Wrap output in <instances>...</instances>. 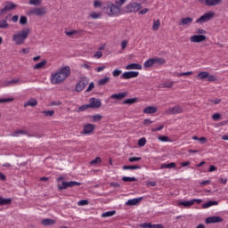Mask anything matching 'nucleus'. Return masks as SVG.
<instances>
[{
    "label": "nucleus",
    "mask_w": 228,
    "mask_h": 228,
    "mask_svg": "<svg viewBox=\"0 0 228 228\" xmlns=\"http://www.w3.org/2000/svg\"><path fill=\"white\" fill-rule=\"evenodd\" d=\"M69 76H70V67L64 66L55 73H52L51 84L60 85V83H63V81H65Z\"/></svg>",
    "instance_id": "1"
},
{
    "label": "nucleus",
    "mask_w": 228,
    "mask_h": 228,
    "mask_svg": "<svg viewBox=\"0 0 228 228\" xmlns=\"http://www.w3.org/2000/svg\"><path fill=\"white\" fill-rule=\"evenodd\" d=\"M29 33H31V29L24 28L21 31L14 34L12 37V41L16 44V45H22L26 42L28 37H29Z\"/></svg>",
    "instance_id": "2"
},
{
    "label": "nucleus",
    "mask_w": 228,
    "mask_h": 228,
    "mask_svg": "<svg viewBox=\"0 0 228 228\" xmlns=\"http://www.w3.org/2000/svg\"><path fill=\"white\" fill-rule=\"evenodd\" d=\"M212 19H215V12H208L196 20V24H204L206 22H209Z\"/></svg>",
    "instance_id": "3"
},
{
    "label": "nucleus",
    "mask_w": 228,
    "mask_h": 228,
    "mask_svg": "<svg viewBox=\"0 0 228 228\" xmlns=\"http://www.w3.org/2000/svg\"><path fill=\"white\" fill-rule=\"evenodd\" d=\"M142 9V4L131 3L125 8L126 13H134Z\"/></svg>",
    "instance_id": "4"
},
{
    "label": "nucleus",
    "mask_w": 228,
    "mask_h": 228,
    "mask_svg": "<svg viewBox=\"0 0 228 228\" xmlns=\"http://www.w3.org/2000/svg\"><path fill=\"white\" fill-rule=\"evenodd\" d=\"M15 8H17V4L12 2H5L4 7L0 10V17L6 15L8 12H12V10H15Z\"/></svg>",
    "instance_id": "5"
},
{
    "label": "nucleus",
    "mask_w": 228,
    "mask_h": 228,
    "mask_svg": "<svg viewBox=\"0 0 228 228\" xmlns=\"http://www.w3.org/2000/svg\"><path fill=\"white\" fill-rule=\"evenodd\" d=\"M74 186H81V183L70 181V182H62L61 184H58V190H67V188H74Z\"/></svg>",
    "instance_id": "6"
},
{
    "label": "nucleus",
    "mask_w": 228,
    "mask_h": 228,
    "mask_svg": "<svg viewBox=\"0 0 228 228\" xmlns=\"http://www.w3.org/2000/svg\"><path fill=\"white\" fill-rule=\"evenodd\" d=\"M88 77H82L78 83L76 85V92H83L86 86L88 85Z\"/></svg>",
    "instance_id": "7"
},
{
    "label": "nucleus",
    "mask_w": 228,
    "mask_h": 228,
    "mask_svg": "<svg viewBox=\"0 0 228 228\" xmlns=\"http://www.w3.org/2000/svg\"><path fill=\"white\" fill-rule=\"evenodd\" d=\"M89 106H90V108H93L94 110H98V108H101V106H102V102H101V99L90 98L89 99Z\"/></svg>",
    "instance_id": "8"
},
{
    "label": "nucleus",
    "mask_w": 228,
    "mask_h": 228,
    "mask_svg": "<svg viewBox=\"0 0 228 228\" xmlns=\"http://www.w3.org/2000/svg\"><path fill=\"white\" fill-rule=\"evenodd\" d=\"M120 6L118 4H111L110 5L108 6L107 11H109V15H117V13H120Z\"/></svg>",
    "instance_id": "9"
},
{
    "label": "nucleus",
    "mask_w": 228,
    "mask_h": 228,
    "mask_svg": "<svg viewBox=\"0 0 228 228\" xmlns=\"http://www.w3.org/2000/svg\"><path fill=\"white\" fill-rule=\"evenodd\" d=\"M140 72L138 71H126L120 77L121 79H133V77H138Z\"/></svg>",
    "instance_id": "10"
},
{
    "label": "nucleus",
    "mask_w": 228,
    "mask_h": 228,
    "mask_svg": "<svg viewBox=\"0 0 228 228\" xmlns=\"http://www.w3.org/2000/svg\"><path fill=\"white\" fill-rule=\"evenodd\" d=\"M191 42L194 44H200V42H206L208 37L204 35H194L190 37Z\"/></svg>",
    "instance_id": "11"
},
{
    "label": "nucleus",
    "mask_w": 228,
    "mask_h": 228,
    "mask_svg": "<svg viewBox=\"0 0 228 228\" xmlns=\"http://www.w3.org/2000/svg\"><path fill=\"white\" fill-rule=\"evenodd\" d=\"M183 111V108L181 106H175V107H171L169 108L166 113H167V115H179V113H181Z\"/></svg>",
    "instance_id": "12"
},
{
    "label": "nucleus",
    "mask_w": 228,
    "mask_h": 228,
    "mask_svg": "<svg viewBox=\"0 0 228 228\" xmlns=\"http://www.w3.org/2000/svg\"><path fill=\"white\" fill-rule=\"evenodd\" d=\"M94 131H95V125L88 123L84 126V134H92Z\"/></svg>",
    "instance_id": "13"
},
{
    "label": "nucleus",
    "mask_w": 228,
    "mask_h": 228,
    "mask_svg": "<svg viewBox=\"0 0 228 228\" xmlns=\"http://www.w3.org/2000/svg\"><path fill=\"white\" fill-rule=\"evenodd\" d=\"M220 222H224V218L220 216H210L206 219V224H218Z\"/></svg>",
    "instance_id": "14"
},
{
    "label": "nucleus",
    "mask_w": 228,
    "mask_h": 228,
    "mask_svg": "<svg viewBox=\"0 0 228 228\" xmlns=\"http://www.w3.org/2000/svg\"><path fill=\"white\" fill-rule=\"evenodd\" d=\"M30 13H33L34 15H37L38 17L42 15H45L47 13V11H45V8L41 7V8H35L30 11Z\"/></svg>",
    "instance_id": "15"
},
{
    "label": "nucleus",
    "mask_w": 228,
    "mask_h": 228,
    "mask_svg": "<svg viewBox=\"0 0 228 228\" xmlns=\"http://www.w3.org/2000/svg\"><path fill=\"white\" fill-rule=\"evenodd\" d=\"M124 97H127V92H123L119 94H114L110 95V99H116L117 101H122Z\"/></svg>",
    "instance_id": "16"
},
{
    "label": "nucleus",
    "mask_w": 228,
    "mask_h": 228,
    "mask_svg": "<svg viewBox=\"0 0 228 228\" xmlns=\"http://www.w3.org/2000/svg\"><path fill=\"white\" fill-rule=\"evenodd\" d=\"M126 70H142V65L139 63H131L126 67Z\"/></svg>",
    "instance_id": "17"
},
{
    "label": "nucleus",
    "mask_w": 228,
    "mask_h": 228,
    "mask_svg": "<svg viewBox=\"0 0 228 228\" xmlns=\"http://www.w3.org/2000/svg\"><path fill=\"white\" fill-rule=\"evenodd\" d=\"M140 227L142 228H165L163 224H152L151 223H144L140 224Z\"/></svg>",
    "instance_id": "18"
},
{
    "label": "nucleus",
    "mask_w": 228,
    "mask_h": 228,
    "mask_svg": "<svg viewBox=\"0 0 228 228\" xmlns=\"http://www.w3.org/2000/svg\"><path fill=\"white\" fill-rule=\"evenodd\" d=\"M191 22H193V18H191V17L183 18L179 22V26H189V24H191Z\"/></svg>",
    "instance_id": "19"
},
{
    "label": "nucleus",
    "mask_w": 228,
    "mask_h": 228,
    "mask_svg": "<svg viewBox=\"0 0 228 228\" xmlns=\"http://www.w3.org/2000/svg\"><path fill=\"white\" fill-rule=\"evenodd\" d=\"M222 3H224V0H206L207 6H219Z\"/></svg>",
    "instance_id": "20"
},
{
    "label": "nucleus",
    "mask_w": 228,
    "mask_h": 228,
    "mask_svg": "<svg viewBox=\"0 0 228 228\" xmlns=\"http://www.w3.org/2000/svg\"><path fill=\"white\" fill-rule=\"evenodd\" d=\"M142 197L141 198H135L133 200H128L126 202V206H137V204H140V202H142Z\"/></svg>",
    "instance_id": "21"
},
{
    "label": "nucleus",
    "mask_w": 228,
    "mask_h": 228,
    "mask_svg": "<svg viewBox=\"0 0 228 228\" xmlns=\"http://www.w3.org/2000/svg\"><path fill=\"white\" fill-rule=\"evenodd\" d=\"M38 104V101L35 98H30L29 100L27 101L24 104V108H28V106H31L32 108H35Z\"/></svg>",
    "instance_id": "22"
},
{
    "label": "nucleus",
    "mask_w": 228,
    "mask_h": 228,
    "mask_svg": "<svg viewBox=\"0 0 228 228\" xmlns=\"http://www.w3.org/2000/svg\"><path fill=\"white\" fill-rule=\"evenodd\" d=\"M156 111H158V108L153 106H148L142 110V112L146 113L147 115H151L152 113H156Z\"/></svg>",
    "instance_id": "23"
},
{
    "label": "nucleus",
    "mask_w": 228,
    "mask_h": 228,
    "mask_svg": "<svg viewBox=\"0 0 228 228\" xmlns=\"http://www.w3.org/2000/svg\"><path fill=\"white\" fill-rule=\"evenodd\" d=\"M10 204H12V199L11 198L0 197V206H10Z\"/></svg>",
    "instance_id": "24"
},
{
    "label": "nucleus",
    "mask_w": 228,
    "mask_h": 228,
    "mask_svg": "<svg viewBox=\"0 0 228 228\" xmlns=\"http://www.w3.org/2000/svg\"><path fill=\"white\" fill-rule=\"evenodd\" d=\"M45 65H47V61L43 60L41 62L34 65L33 69H34V70H40V69H44V67H45Z\"/></svg>",
    "instance_id": "25"
},
{
    "label": "nucleus",
    "mask_w": 228,
    "mask_h": 228,
    "mask_svg": "<svg viewBox=\"0 0 228 228\" xmlns=\"http://www.w3.org/2000/svg\"><path fill=\"white\" fill-rule=\"evenodd\" d=\"M41 224H42L43 225H45V226H47V225H54V224H56V220H54V219H49V218H47V219H43V220L41 221Z\"/></svg>",
    "instance_id": "26"
},
{
    "label": "nucleus",
    "mask_w": 228,
    "mask_h": 228,
    "mask_svg": "<svg viewBox=\"0 0 228 228\" xmlns=\"http://www.w3.org/2000/svg\"><path fill=\"white\" fill-rule=\"evenodd\" d=\"M211 206H218V201H208L202 205V208L208 209V208H211Z\"/></svg>",
    "instance_id": "27"
},
{
    "label": "nucleus",
    "mask_w": 228,
    "mask_h": 228,
    "mask_svg": "<svg viewBox=\"0 0 228 228\" xmlns=\"http://www.w3.org/2000/svg\"><path fill=\"white\" fill-rule=\"evenodd\" d=\"M142 167L139 165H134V166H123V170H140Z\"/></svg>",
    "instance_id": "28"
},
{
    "label": "nucleus",
    "mask_w": 228,
    "mask_h": 228,
    "mask_svg": "<svg viewBox=\"0 0 228 228\" xmlns=\"http://www.w3.org/2000/svg\"><path fill=\"white\" fill-rule=\"evenodd\" d=\"M137 102H138V98H129L125 100L123 102V104H128V105L136 104Z\"/></svg>",
    "instance_id": "29"
},
{
    "label": "nucleus",
    "mask_w": 228,
    "mask_h": 228,
    "mask_svg": "<svg viewBox=\"0 0 228 228\" xmlns=\"http://www.w3.org/2000/svg\"><path fill=\"white\" fill-rule=\"evenodd\" d=\"M110 77H104V78H102L98 81V85L100 86H105V85L109 84L110 83Z\"/></svg>",
    "instance_id": "30"
},
{
    "label": "nucleus",
    "mask_w": 228,
    "mask_h": 228,
    "mask_svg": "<svg viewBox=\"0 0 228 228\" xmlns=\"http://www.w3.org/2000/svg\"><path fill=\"white\" fill-rule=\"evenodd\" d=\"M152 65H155L154 58L149 59L148 61H146L144 62V69H151V67H152Z\"/></svg>",
    "instance_id": "31"
},
{
    "label": "nucleus",
    "mask_w": 228,
    "mask_h": 228,
    "mask_svg": "<svg viewBox=\"0 0 228 228\" xmlns=\"http://www.w3.org/2000/svg\"><path fill=\"white\" fill-rule=\"evenodd\" d=\"M194 201H180L178 202V206H183L184 208H191V206H193Z\"/></svg>",
    "instance_id": "32"
},
{
    "label": "nucleus",
    "mask_w": 228,
    "mask_h": 228,
    "mask_svg": "<svg viewBox=\"0 0 228 228\" xmlns=\"http://www.w3.org/2000/svg\"><path fill=\"white\" fill-rule=\"evenodd\" d=\"M176 164L175 162H171L169 164H161L160 168H175Z\"/></svg>",
    "instance_id": "33"
},
{
    "label": "nucleus",
    "mask_w": 228,
    "mask_h": 228,
    "mask_svg": "<svg viewBox=\"0 0 228 228\" xmlns=\"http://www.w3.org/2000/svg\"><path fill=\"white\" fill-rule=\"evenodd\" d=\"M116 214H117V211L111 210V211H108V212H105V213L102 214V218H108L110 216H113Z\"/></svg>",
    "instance_id": "34"
},
{
    "label": "nucleus",
    "mask_w": 228,
    "mask_h": 228,
    "mask_svg": "<svg viewBox=\"0 0 228 228\" xmlns=\"http://www.w3.org/2000/svg\"><path fill=\"white\" fill-rule=\"evenodd\" d=\"M160 26H161V21H159V20H153V26H152L153 31H158V29H159Z\"/></svg>",
    "instance_id": "35"
},
{
    "label": "nucleus",
    "mask_w": 228,
    "mask_h": 228,
    "mask_svg": "<svg viewBox=\"0 0 228 228\" xmlns=\"http://www.w3.org/2000/svg\"><path fill=\"white\" fill-rule=\"evenodd\" d=\"M122 181H124V183H134L137 179L135 177L124 176Z\"/></svg>",
    "instance_id": "36"
},
{
    "label": "nucleus",
    "mask_w": 228,
    "mask_h": 228,
    "mask_svg": "<svg viewBox=\"0 0 228 228\" xmlns=\"http://www.w3.org/2000/svg\"><path fill=\"white\" fill-rule=\"evenodd\" d=\"M155 64L158 63V65H165L167 63V61L163 58H153Z\"/></svg>",
    "instance_id": "37"
},
{
    "label": "nucleus",
    "mask_w": 228,
    "mask_h": 228,
    "mask_svg": "<svg viewBox=\"0 0 228 228\" xmlns=\"http://www.w3.org/2000/svg\"><path fill=\"white\" fill-rule=\"evenodd\" d=\"M209 76V73L207 71H202L198 74V77L200 79H208V77Z\"/></svg>",
    "instance_id": "38"
},
{
    "label": "nucleus",
    "mask_w": 228,
    "mask_h": 228,
    "mask_svg": "<svg viewBox=\"0 0 228 228\" xmlns=\"http://www.w3.org/2000/svg\"><path fill=\"white\" fill-rule=\"evenodd\" d=\"M90 108H91L90 104L82 105V106L78 107V109L77 110V113H81V111H86V110H88Z\"/></svg>",
    "instance_id": "39"
},
{
    "label": "nucleus",
    "mask_w": 228,
    "mask_h": 228,
    "mask_svg": "<svg viewBox=\"0 0 228 228\" xmlns=\"http://www.w3.org/2000/svg\"><path fill=\"white\" fill-rule=\"evenodd\" d=\"M9 24L6 20H0V29H6Z\"/></svg>",
    "instance_id": "40"
},
{
    "label": "nucleus",
    "mask_w": 228,
    "mask_h": 228,
    "mask_svg": "<svg viewBox=\"0 0 228 228\" xmlns=\"http://www.w3.org/2000/svg\"><path fill=\"white\" fill-rule=\"evenodd\" d=\"M93 122H100V120H102V115L101 114H95L92 117Z\"/></svg>",
    "instance_id": "41"
},
{
    "label": "nucleus",
    "mask_w": 228,
    "mask_h": 228,
    "mask_svg": "<svg viewBox=\"0 0 228 228\" xmlns=\"http://www.w3.org/2000/svg\"><path fill=\"white\" fill-rule=\"evenodd\" d=\"M174 86V81L170 82H164L162 83V88H172V86Z\"/></svg>",
    "instance_id": "42"
},
{
    "label": "nucleus",
    "mask_w": 228,
    "mask_h": 228,
    "mask_svg": "<svg viewBox=\"0 0 228 228\" xmlns=\"http://www.w3.org/2000/svg\"><path fill=\"white\" fill-rule=\"evenodd\" d=\"M28 4H32L33 6H39V4H42V0H29Z\"/></svg>",
    "instance_id": "43"
},
{
    "label": "nucleus",
    "mask_w": 228,
    "mask_h": 228,
    "mask_svg": "<svg viewBox=\"0 0 228 228\" xmlns=\"http://www.w3.org/2000/svg\"><path fill=\"white\" fill-rule=\"evenodd\" d=\"M15 99L13 98H0V104L6 103V102H13Z\"/></svg>",
    "instance_id": "44"
},
{
    "label": "nucleus",
    "mask_w": 228,
    "mask_h": 228,
    "mask_svg": "<svg viewBox=\"0 0 228 228\" xmlns=\"http://www.w3.org/2000/svg\"><path fill=\"white\" fill-rule=\"evenodd\" d=\"M45 117H53L54 115V110H43L41 111Z\"/></svg>",
    "instance_id": "45"
},
{
    "label": "nucleus",
    "mask_w": 228,
    "mask_h": 228,
    "mask_svg": "<svg viewBox=\"0 0 228 228\" xmlns=\"http://www.w3.org/2000/svg\"><path fill=\"white\" fill-rule=\"evenodd\" d=\"M19 81H20L19 78L12 79V80L5 82V85H6V86H12V85H17V83H19Z\"/></svg>",
    "instance_id": "46"
},
{
    "label": "nucleus",
    "mask_w": 228,
    "mask_h": 228,
    "mask_svg": "<svg viewBox=\"0 0 228 228\" xmlns=\"http://www.w3.org/2000/svg\"><path fill=\"white\" fill-rule=\"evenodd\" d=\"M20 24H21V26H26V24H28V17L20 16Z\"/></svg>",
    "instance_id": "47"
},
{
    "label": "nucleus",
    "mask_w": 228,
    "mask_h": 228,
    "mask_svg": "<svg viewBox=\"0 0 228 228\" xmlns=\"http://www.w3.org/2000/svg\"><path fill=\"white\" fill-rule=\"evenodd\" d=\"M145 143H147V139H145V137L139 139L138 141L139 147H145Z\"/></svg>",
    "instance_id": "48"
},
{
    "label": "nucleus",
    "mask_w": 228,
    "mask_h": 228,
    "mask_svg": "<svg viewBox=\"0 0 228 228\" xmlns=\"http://www.w3.org/2000/svg\"><path fill=\"white\" fill-rule=\"evenodd\" d=\"M128 161H129L130 163H134V162H136V161H142V158H141V157H130V158L128 159Z\"/></svg>",
    "instance_id": "49"
},
{
    "label": "nucleus",
    "mask_w": 228,
    "mask_h": 228,
    "mask_svg": "<svg viewBox=\"0 0 228 228\" xmlns=\"http://www.w3.org/2000/svg\"><path fill=\"white\" fill-rule=\"evenodd\" d=\"M158 139L160 141V142H170V139L168 138V136L167 135H159L158 137Z\"/></svg>",
    "instance_id": "50"
},
{
    "label": "nucleus",
    "mask_w": 228,
    "mask_h": 228,
    "mask_svg": "<svg viewBox=\"0 0 228 228\" xmlns=\"http://www.w3.org/2000/svg\"><path fill=\"white\" fill-rule=\"evenodd\" d=\"M122 74V70L120 69H115L113 72H112V76L114 77H118V76H120Z\"/></svg>",
    "instance_id": "51"
},
{
    "label": "nucleus",
    "mask_w": 228,
    "mask_h": 228,
    "mask_svg": "<svg viewBox=\"0 0 228 228\" xmlns=\"http://www.w3.org/2000/svg\"><path fill=\"white\" fill-rule=\"evenodd\" d=\"M98 163H101V159L99 157H96L90 162V165H98Z\"/></svg>",
    "instance_id": "52"
},
{
    "label": "nucleus",
    "mask_w": 228,
    "mask_h": 228,
    "mask_svg": "<svg viewBox=\"0 0 228 228\" xmlns=\"http://www.w3.org/2000/svg\"><path fill=\"white\" fill-rule=\"evenodd\" d=\"M191 74H193L191 71L178 73L177 77H182V76H191Z\"/></svg>",
    "instance_id": "53"
},
{
    "label": "nucleus",
    "mask_w": 228,
    "mask_h": 228,
    "mask_svg": "<svg viewBox=\"0 0 228 228\" xmlns=\"http://www.w3.org/2000/svg\"><path fill=\"white\" fill-rule=\"evenodd\" d=\"M95 88V84L94 82H91L87 87V89L86 90V92H92V90Z\"/></svg>",
    "instance_id": "54"
},
{
    "label": "nucleus",
    "mask_w": 228,
    "mask_h": 228,
    "mask_svg": "<svg viewBox=\"0 0 228 228\" xmlns=\"http://www.w3.org/2000/svg\"><path fill=\"white\" fill-rule=\"evenodd\" d=\"M90 17H91V19H99V17H101V13L100 12H92L91 14H90Z\"/></svg>",
    "instance_id": "55"
},
{
    "label": "nucleus",
    "mask_w": 228,
    "mask_h": 228,
    "mask_svg": "<svg viewBox=\"0 0 228 228\" xmlns=\"http://www.w3.org/2000/svg\"><path fill=\"white\" fill-rule=\"evenodd\" d=\"M208 81L213 82V81H216V77H215L214 75H209L207 77Z\"/></svg>",
    "instance_id": "56"
},
{
    "label": "nucleus",
    "mask_w": 228,
    "mask_h": 228,
    "mask_svg": "<svg viewBox=\"0 0 228 228\" xmlns=\"http://www.w3.org/2000/svg\"><path fill=\"white\" fill-rule=\"evenodd\" d=\"M94 58H96L97 60H99V58H102V52L98 51L94 54Z\"/></svg>",
    "instance_id": "57"
},
{
    "label": "nucleus",
    "mask_w": 228,
    "mask_h": 228,
    "mask_svg": "<svg viewBox=\"0 0 228 228\" xmlns=\"http://www.w3.org/2000/svg\"><path fill=\"white\" fill-rule=\"evenodd\" d=\"M67 37H72L73 35H77V30H71L66 32Z\"/></svg>",
    "instance_id": "58"
},
{
    "label": "nucleus",
    "mask_w": 228,
    "mask_h": 228,
    "mask_svg": "<svg viewBox=\"0 0 228 228\" xmlns=\"http://www.w3.org/2000/svg\"><path fill=\"white\" fill-rule=\"evenodd\" d=\"M78 206H88V200H82L78 201Z\"/></svg>",
    "instance_id": "59"
},
{
    "label": "nucleus",
    "mask_w": 228,
    "mask_h": 228,
    "mask_svg": "<svg viewBox=\"0 0 228 228\" xmlns=\"http://www.w3.org/2000/svg\"><path fill=\"white\" fill-rule=\"evenodd\" d=\"M209 102H213L214 104H220L222 102V99L216 98L215 100H209Z\"/></svg>",
    "instance_id": "60"
},
{
    "label": "nucleus",
    "mask_w": 228,
    "mask_h": 228,
    "mask_svg": "<svg viewBox=\"0 0 228 228\" xmlns=\"http://www.w3.org/2000/svg\"><path fill=\"white\" fill-rule=\"evenodd\" d=\"M222 116L220 115V113H215L214 115H212V118L213 120H218Z\"/></svg>",
    "instance_id": "61"
},
{
    "label": "nucleus",
    "mask_w": 228,
    "mask_h": 228,
    "mask_svg": "<svg viewBox=\"0 0 228 228\" xmlns=\"http://www.w3.org/2000/svg\"><path fill=\"white\" fill-rule=\"evenodd\" d=\"M216 170H218V167H216L214 166V165H211V166L209 167V168H208V172H215V171H216Z\"/></svg>",
    "instance_id": "62"
},
{
    "label": "nucleus",
    "mask_w": 228,
    "mask_h": 228,
    "mask_svg": "<svg viewBox=\"0 0 228 228\" xmlns=\"http://www.w3.org/2000/svg\"><path fill=\"white\" fill-rule=\"evenodd\" d=\"M152 123H153V121L151 119H144V121H143L144 126H151V124H152Z\"/></svg>",
    "instance_id": "63"
},
{
    "label": "nucleus",
    "mask_w": 228,
    "mask_h": 228,
    "mask_svg": "<svg viewBox=\"0 0 228 228\" xmlns=\"http://www.w3.org/2000/svg\"><path fill=\"white\" fill-rule=\"evenodd\" d=\"M126 47H127V41L124 40L121 42V49H126Z\"/></svg>",
    "instance_id": "64"
}]
</instances>
